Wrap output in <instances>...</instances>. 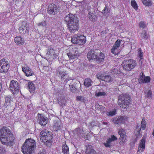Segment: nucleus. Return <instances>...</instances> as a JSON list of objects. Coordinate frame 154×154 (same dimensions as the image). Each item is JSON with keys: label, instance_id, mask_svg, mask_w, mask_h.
I'll return each mask as SVG.
<instances>
[{"label": "nucleus", "instance_id": "de8ad7c7", "mask_svg": "<svg viewBox=\"0 0 154 154\" xmlns=\"http://www.w3.org/2000/svg\"><path fill=\"white\" fill-rule=\"evenodd\" d=\"M11 101V96L8 95L5 98V102L6 103H8L10 102Z\"/></svg>", "mask_w": 154, "mask_h": 154}, {"label": "nucleus", "instance_id": "7ed1b4c3", "mask_svg": "<svg viewBox=\"0 0 154 154\" xmlns=\"http://www.w3.org/2000/svg\"><path fill=\"white\" fill-rule=\"evenodd\" d=\"M52 135L51 132L48 131L46 130H43L41 132L40 135V140L47 146H50L52 142Z\"/></svg>", "mask_w": 154, "mask_h": 154}, {"label": "nucleus", "instance_id": "9b49d317", "mask_svg": "<svg viewBox=\"0 0 154 154\" xmlns=\"http://www.w3.org/2000/svg\"><path fill=\"white\" fill-rule=\"evenodd\" d=\"M96 76L99 80H103L108 83L111 82L113 80V79L110 75H106L104 73H99L97 74Z\"/></svg>", "mask_w": 154, "mask_h": 154}, {"label": "nucleus", "instance_id": "13d9d810", "mask_svg": "<svg viewBox=\"0 0 154 154\" xmlns=\"http://www.w3.org/2000/svg\"><path fill=\"white\" fill-rule=\"evenodd\" d=\"M101 106H102L101 105H99L98 104H97L95 105V107L97 109H99Z\"/></svg>", "mask_w": 154, "mask_h": 154}, {"label": "nucleus", "instance_id": "72a5a7b5", "mask_svg": "<svg viewBox=\"0 0 154 154\" xmlns=\"http://www.w3.org/2000/svg\"><path fill=\"white\" fill-rule=\"evenodd\" d=\"M143 4L146 6H150L152 5L150 0H142Z\"/></svg>", "mask_w": 154, "mask_h": 154}, {"label": "nucleus", "instance_id": "423d86ee", "mask_svg": "<svg viewBox=\"0 0 154 154\" xmlns=\"http://www.w3.org/2000/svg\"><path fill=\"white\" fill-rule=\"evenodd\" d=\"M123 69L126 71H130L137 65L136 62L133 60H125L122 64Z\"/></svg>", "mask_w": 154, "mask_h": 154}, {"label": "nucleus", "instance_id": "09e8293b", "mask_svg": "<svg viewBox=\"0 0 154 154\" xmlns=\"http://www.w3.org/2000/svg\"><path fill=\"white\" fill-rule=\"evenodd\" d=\"M115 111L108 112H106V114L108 116H112L115 114Z\"/></svg>", "mask_w": 154, "mask_h": 154}, {"label": "nucleus", "instance_id": "680f3d73", "mask_svg": "<svg viewBox=\"0 0 154 154\" xmlns=\"http://www.w3.org/2000/svg\"><path fill=\"white\" fill-rule=\"evenodd\" d=\"M7 1L11 5L14 3V0H7Z\"/></svg>", "mask_w": 154, "mask_h": 154}, {"label": "nucleus", "instance_id": "79ce46f5", "mask_svg": "<svg viewBox=\"0 0 154 154\" xmlns=\"http://www.w3.org/2000/svg\"><path fill=\"white\" fill-rule=\"evenodd\" d=\"M78 36L73 37L71 39L72 43L78 44Z\"/></svg>", "mask_w": 154, "mask_h": 154}, {"label": "nucleus", "instance_id": "cd10ccee", "mask_svg": "<svg viewBox=\"0 0 154 154\" xmlns=\"http://www.w3.org/2000/svg\"><path fill=\"white\" fill-rule=\"evenodd\" d=\"M92 83V82L91 80L89 78H87L85 80L84 83V85L86 87H88L91 86Z\"/></svg>", "mask_w": 154, "mask_h": 154}, {"label": "nucleus", "instance_id": "bb28decb", "mask_svg": "<svg viewBox=\"0 0 154 154\" xmlns=\"http://www.w3.org/2000/svg\"><path fill=\"white\" fill-rule=\"evenodd\" d=\"M88 11L89 12L88 17L90 20H92L94 19V16L93 13L94 10L93 9H90L89 8Z\"/></svg>", "mask_w": 154, "mask_h": 154}, {"label": "nucleus", "instance_id": "c756f323", "mask_svg": "<svg viewBox=\"0 0 154 154\" xmlns=\"http://www.w3.org/2000/svg\"><path fill=\"white\" fill-rule=\"evenodd\" d=\"M66 101L64 97H62L60 99L58 100L59 103L62 106L65 105Z\"/></svg>", "mask_w": 154, "mask_h": 154}, {"label": "nucleus", "instance_id": "0e129e2a", "mask_svg": "<svg viewBox=\"0 0 154 154\" xmlns=\"http://www.w3.org/2000/svg\"><path fill=\"white\" fill-rule=\"evenodd\" d=\"M96 154H103L101 152H99L97 153H96Z\"/></svg>", "mask_w": 154, "mask_h": 154}, {"label": "nucleus", "instance_id": "c03bdc74", "mask_svg": "<svg viewBox=\"0 0 154 154\" xmlns=\"http://www.w3.org/2000/svg\"><path fill=\"white\" fill-rule=\"evenodd\" d=\"M95 96L97 97H99L101 96L106 95V93L104 92H99L95 93Z\"/></svg>", "mask_w": 154, "mask_h": 154}, {"label": "nucleus", "instance_id": "f257e3e1", "mask_svg": "<svg viewBox=\"0 0 154 154\" xmlns=\"http://www.w3.org/2000/svg\"><path fill=\"white\" fill-rule=\"evenodd\" d=\"M0 140L3 144L7 145L13 142L14 137L13 134L8 128L3 127L0 129Z\"/></svg>", "mask_w": 154, "mask_h": 154}, {"label": "nucleus", "instance_id": "b1692460", "mask_svg": "<svg viewBox=\"0 0 154 154\" xmlns=\"http://www.w3.org/2000/svg\"><path fill=\"white\" fill-rule=\"evenodd\" d=\"M62 153L63 154H69V150L68 146L64 142L62 145Z\"/></svg>", "mask_w": 154, "mask_h": 154}, {"label": "nucleus", "instance_id": "8fccbe9b", "mask_svg": "<svg viewBox=\"0 0 154 154\" xmlns=\"http://www.w3.org/2000/svg\"><path fill=\"white\" fill-rule=\"evenodd\" d=\"M5 152L6 150L5 148L0 147V154H5Z\"/></svg>", "mask_w": 154, "mask_h": 154}, {"label": "nucleus", "instance_id": "2eb2a0df", "mask_svg": "<svg viewBox=\"0 0 154 154\" xmlns=\"http://www.w3.org/2000/svg\"><path fill=\"white\" fill-rule=\"evenodd\" d=\"M37 122L38 123L42 126H45L47 123V118L46 117H45L42 114H38V118Z\"/></svg>", "mask_w": 154, "mask_h": 154}, {"label": "nucleus", "instance_id": "052dcab7", "mask_svg": "<svg viewBox=\"0 0 154 154\" xmlns=\"http://www.w3.org/2000/svg\"><path fill=\"white\" fill-rule=\"evenodd\" d=\"M43 69L45 71H48L49 69V67L48 66H43Z\"/></svg>", "mask_w": 154, "mask_h": 154}, {"label": "nucleus", "instance_id": "6e6552de", "mask_svg": "<svg viewBox=\"0 0 154 154\" xmlns=\"http://www.w3.org/2000/svg\"><path fill=\"white\" fill-rule=\"evenodd\" d=\"M20 88L19 85L17 81L12 80L10 82V89L13 94H16L18 93Z\"/></svg>", "mask_w": 154, "mask_h": 154}, {"label": "nucleus", "instance_id": "a878e982", "mask_svg": "<svg viewBox=\"0 0 154 154\" xmlns=\"http://www.w3.org/2000/svg\"><path fill=\"white\" fill-rule=\"evenodd\" d=\"M141 129L140 127L137 126L135 130L134 133L135 135L137 138H140L142 136V134L140 133Z\"/></svg>", "mask_w": 154, "mask_h": 154}, {"label": "nucleus", "instance_id": "603ef678", "mask_svg": "<svg viewBox=\"0 0 154 154\" xmlns=\"http://www.w3.org/2000/svg\"><path fill=\"white\" fill-rule=\"evenodd\" d=\"M61 68V67H59L56 71L57 74H58L60 75H62V72H63L60 69Z\"/></svg>", "mask_w": 154, "mask_h": 154}, {"label": "nucleus", "instance_id": "473e14b6", "mask_svg": "<svg viewBox=\"0 0 154 154\" xmlns=\"http://www.w3.org/2000/svg\"><path fill=\"white\" fill-rule=\"evenodd\" d=\"M61 123L60 122H57L55 123L54 127L56 129V130L61 129L62 126L61 125Z\"/></svg>", "mask_w": 154, "mask_h": 154}, {"label": "nucleus", "instance_id": "2f4dec72", "mask_svg": "<svg viewBox=\"0 0 154 154\" xmlns=\"http://www.w3.org/2000/svg\"><path fill=\"white\" fill-rule=\"evenodd\" d=\"M100 125V123L97 122H92L89 125V128H92L95 126H98L99 127Z\"/></svg>", "mask_w": 154, "mask_h": 154}, {"label": "nucleus", "instance_id": "864d4df0", "mask_svg": "<svg viewBox=\"0 0 154 154\" xmlns=\"http://www.w3.org/2000/svg\"><path fill=\"white\" fill-rule=\"evenodd\" d=\"M150 79L149 76L145 77L144 79V82L145 83L149 82Z\"/></svg>", "mask_w": 154, "mask_h": 154}, {"label": "nucleus", "instance_id": "f3484780", "mask_svg": "<svg viewBox=\"0 0 154 154\" xmlns=\"http://www.w3.org/2000/svg\"><path fill=\"white\" fill-rule=\"evenodd\" d=\"M146 139V137L143 136L140 142L138 152H141L144 151L145 148Z\"/></svg>", "mask_w": 154, "mask_h": 154}, {"label": "nucleus", "instance_id": "a18cd8bd", "mask_svg": "<svg viewBox=\"0 0 154 154\" xmlns=\"http://www.w3.org/2000/svg\"><path fill=\"white\" fill-rule=\"evenodd\" d=\"M138 55L141 59H143V52L141 49H138Z\"/></svg>", "mask_w": 154, "mask_h": 154}, {"label": "nucleus", "instance_id": "5fc2aeb1", "mask_svg": "<svg viewBox=\"0 0 154 154\" xmlns=\"http://www.w3.org/2000/svg\"><path fill=\"white\" fill-rule=\"evenodd\" d=\"M139 26L140 27L143 28L146 27V25L144 23L141 22L140 23Z\"/></svg>", "mask_w": 154, "mask_h": 154}, {"label": "nucleus", "instance_id": "0eeeda50", "mask_svg": "<svg viewBox=\"0 0 154 154\" xmlns=\"http://www.w3.org/2000/svg\"><path fill=\"white\" fill-rule=\"evenodd\" d=\"M9 65L7 59L3 58L0 60V72L5 73L9 69Z\"/></svg>", "mask_w": 154, "mask_h": 154}, {"label": "nucleus", "instance_id": "dca6fc26", "mask_svg": "<svg viewBox=\"0 0 154 154\" xmlns=\"http://www.w3.org/2000/svg\"><path fill=\"white\" fill-rule=\"evenodd\" d=\"M74 136L76 137H82L84 135V131L82 128H77L73 131Z\"/></svg>", "mask_w": 154, "mask_h": 154}, {"label": "nucleus", "instance_id": "aec40b11", "mask_svg": "<svg viewBox=\"0 0 154 154\" xmlns=\"http://www.w3.org/2000/svg\"><path fill=\"white\" fill-rule=\"evenodd\" d=\"M22 70L27 76H29L34 75V73L32 69L28 67H22Z\"/></svg>", "mask_w": 154, "mask_h": 154}, {"label": "nucleus", "instance_id": "1a4fd4ad", "mask_svg": "<svg viewBox=\"0 0 154 154\" xmlns=\"http://www.w3.org/2000/svg\"><path fill=\"white\" fill-rule=\"evenodd\" d=\"M67 55L70 59H72L78 57L79 56V53L76 48L74 47L67 53Z\"/></svg>", "mask_w": 154, "mask_h": 154}, {"label": "nucleus", "instance_id": "4c0bfd02", "mask_svg": "<svg viewBox=\"0 0 154 154\" xmlns=\"http://www.w3.org/2000/svg\"><path fill=\"white\" fill-rule=\"evenodd\" d=\"M131 4L132 7L136 10L137 9V5L136 3V2L134 0H133L131 1Z\"/></svg>", "mask_w": 154, "mask_h": 154}, {"label": "nucleus", "instance_id": "e433bc0d", "mask_svg": "<svg viewBox=\"0 0 154 154\" xmlns=\"http://www.w3.org/2000/svg\"><path fill=\"white\" fill-rule=\"evenodd\" d=\"M60 75L61 77L62 80H63L64 79H65V80L66 81H67L68 80V79H67L66 78L67 77V75L65 72H62V75Z\"/></svg>", "mask_w": 154, "mask_h": 154}, {"label": "nucleus", "instance_id": "f8f14e48", "mask_svg": "<svg viewBox=\"0 0 154 154\" xmlns=\"http://www.w3.org/2000/svg\"><path fill=\"white\" fill-rule=\"evenodd\" d=\"M124 129H120L119 131L118 134L120 135L119 138V143L121 145H123L126 142V135Z\"/></svg>", "mask_w": 154, "mask_h": 154}, {"label": "nucleus", "instance_id": "6ab92c4d", "mask_svg": "<svg viewBox=\"0 0 154 154\" xmlns=\"http://www.w3.org/2000/svg\"><path fill=\"white\" fill-rule=\"evenodd\" d=\"M120 40H117L115 42V44L113 45L112 48L111 50V52L115 55L117 54L116 51L118 48H119L120 45Z\"/></svg>", "mask_w": 154, "mask_h": 154}, {"label": "nucleus", "instance_id": "39448f33", "mask_svg": "<svg viewBox=\"0 0 154 154\" xmlns=\"http://www.w3.org/2000/svg\"><path fill=\"white\" fill-rule=\"evenodd\" d=\"M87 57L89 60H94L96 62L100 63L102 62L104 58V56L103 54L100 53L98 55L97 53L94 50L89 51L87 54Z\"/></svg>", "mask_w": 154, "mask_h": 154}, {"label": "nucleus", "instance_id": "20e7f679", "mask_svg": "<svg viewBox=\"0 0 154 154\" xmlns=\"http://www.w3.org/2000/svg\"><path fill=\"white\" fill-rule=\"evenodd\" d=\"M118 100V104L119 106L125 109L128 106L131 100V98L128 94H124L119 96Z\"/></svg>", "mask_w": 154, "mask_h": 154}, {"label": "nucleus", "instance_id": "f03ea898", "mask_svg": "<svg viewBox=\"0 0 154 154\" xmlns=\"http://www.w3.org/2000/svg\"><path fill=\"white\" fill-rule=\"evenodd\" d=\"M35 147V140L29 138L26 140L22 146V151L24 154H34Z\"/></svg>", "mask_w": 154, "mask_h": 154}, {"label": "nucleus", "instance_id": "9d476101", "mask_svg": "<svg viewBox=\"0 0 154 154\" xmlns=\"http://www.w3.org/2000/svg\"><path fill=\"white\" fill-rule=\"evenodd\" d=\"M79 24L78 20L74 21L72 23L67 24V26L68 29L70 32H75L78 30Z\"/></svg>", "mask_w": 154, "mask_h": 154}, {"label": "nucleus", "instance_id": "a211bd4d", "mask_svg": "<svg viewBox=\"0 0 154 154\" xmlns=\"http://www.w3.org/2000/svg\"><path fill=\"white\" fill-rule=\"evenodd\" d=\"M117 139V138L114 135H112L111 137L109 138L106 143H103L104 145L106 147L110 148L111 146V143Z\"/></svg>", "mask_w": 154, "mask_h": 154}, {"label": "nucleus", "instance_id": "4be33fe9", "mask_svg": "<svg viewBox=\"0 0 154 154\" xmlns=\"http://www.w3.org/2000/svg\"><path fill=\"white\" fill-rule=\"evenodd\" d=\"M15 43L19 45H22L24 43V38L19 36H17L14 38Z\"/></svg>", "mask_w": 154, "mask_h": 154}, {"label": "nucleus", "instance_id": "ea45409f", "mask_svg": "<svg viewBox=\"0 0 154 154\" xmlns=\"http://www.w3.org/2000/svg\"><path fill=\"white\" fill-rule=\"evenodd\" d=\"M146 126V122L144 119H143L141 122V128L142 129L144 130Z\"/></svg>", "mask_w": 154, "mask_h": 154}, {"label": "nucleus", "instance_id": "58836bf2", "mask_svg": "<svg viewBox=\"0 0 154 154\" xmlns=\"http://www.w3.org/2000/svg\"><path fill=\"white\" fill-rule=\"evenodd\" d=\"M112 121L114 122L116 124L119 125L121 123H122L120 121V120L119 119V118L116 117L115 119H113Z\"/></svg>", "mask_w": 154, "mask_h": 154}, {"label": "nucleus", "instance_id": "4468645a", "mask_svg": "<svg viewBox=\"0 0 154 154\" xmlns=\"http://www.w3.org/2000/svg\"><path fill=\"white\" fill-rule=\"evenodd\" d=\"M77 19V18L74 15L71 14L67 15L64 18V20L65 21L67 25L68 24L71 23L74 21H78Z\"/></svg>", "mask_w": 154, "mask_h": 154}, {"label": "nucleus", "instance_id": "c9c22d12", "mask_svg": "<svg viewBox=\"0 0 154 154\" xmlns=\"http://www.w3.org/2000/svg\"><path fill=\"white\" fill-rule=\"evenodd\" d=\"M37 25L38 26H42L44 27L47 25V23L45 20L43 21L40 23L37 24Z\"/></svg>", "mask_w": 154, "mask_h": 154}, {"label": "nucleus", "instance_id": "393cba45", "mask_svg": "<svg viewBox=\"0 0 154 154\" xmlns=\"http://www.w3.org/2000/svg\"><path fill=\"white\" fill-rule=\"evenodd\" d=\"M27 24L25 23L19 27V29L20 33H23L24 32H28L29 29L27 26Z\"/></svg>", "mask_w": 154, "mask_h": 154}, {"label": "nucleus", "instance_id": "49530a36", "mask_svg": "<svg viewBox=\"0 0 154 154\" xmlns=\"http://www.w3.org/2000/svg\"><path fill=\"white\" fill-rule=\"evenodd\" d=\"M109 10L108 8L106 6L105 7L104 9L103 10L102 12V13L103 14H104V15H106L108 13Z\"/></svg>", "mask_w": 154, "mask_h": 154}, {"label": "nucleus", "instance_id": "3c124183", "mask_svg": "<svg viewBox=\"0 0 154 154\" xmlns=\"http://www.w3.org/2000/svg\"><path fill=\"white\" fill-rule=\"evenodd\" d=\"M54 50L52 49H51L47 53V54L48 55H50V54H54Z\"/></svg>", "mask_w": 154, "mask_h": 154}, {"label": "nucleus", "instance_id": "ddd939ff", "mask_svg": "<svg viewBox=\"0 0 154 154\" xmlns=\"http://www.w3.org/2000/svg\"><path fill=\"white\" fill-rule=\"evenodd\" d=\"M58 10V8L54 4L50 5L47 9V11L48 14L53 15L56 14Z\"/></svg>", "mask_w": 154, "mask_h": 154}, {"label": "nucleus", "instance_id": "f704fd0d", "mask_svg": "<svg viewBox=\"0 0 154 154\" xmlns=\"http://www.w3.org/2000/svg\"><path fill=\"white\" fill-rule=\"evenodd\" d=\"M146 94L145 96L146 97L148 98H151L152 97V91L150 90H149L148 91H145Z\"/></svg>", "mask_w": 154, "mask_h": 154}, {"label": "nucleus", "instance_id": "69168bd1", "mask_svg": "<svg viewBox=\"0 0 154 154\" xmlns=\"http://www.w3.org/2000/svg\"><path fill=\"white\" fill-rule=\"evenodd\" d=\"M104 125H106V123H104Z\"/></svg>", "mask_w": 154, "mask_h": 154}, {"label": "nucleus", "instance_id": "5701e85b", "mask_svg": "<svg viewBox=\"0 0 154 154\" xmlns=\"http://www.w3.org/2000/svg\"><path fill=\"white\" fill-rule=\"evenodd\" d=\"M78 44L79 45L84 44L86 42V37L84 35L78 36Z\"/></svg>", "mask_w": 154, "mask_h": 154}, {"label": "nucleus", "instance_id": "e2e57ef3", "mask_svg": "<svg viewBox=\"0 0 154 154\" xmlns=\"http://www.w3.org/2000/svg\"><path fill=\"white\" fill-rule=\"evenodd\" d=\"M118 118H119V120H120V121L122 123H123V122L122 121V120H121L122 119H120V116Z\"/></svg>", "mask_w": 154, "mask_h": 154}, {"label": "nucleus", "instance_id": "6e6d98bb", "mask_svg": "<svg viewBox=\"0 0 154 154\" xmlns=\"http://www.w3.org/2000/svg\"><path fill=\"white\" fill-rule=\"evenodd\" d=\"M120 119H122V121L123 123L125 122V120H126L127 119L126 117L122 116H120Z\"/></svg>", "mask_w": 154, "mask_h": 154}, {"label": "nucleus", "instance_id": "c85d7f7f", "mask_svg": "<svg viewBox=\"0 0 154 154\" xmlns=\"http://www.w3.org/2000/svg\"><path fill=\"white\" fill-rule=\"evenodd\" d=\"M28 87L30 92H33L35 91V85L32 82H29Z\"/></svg>", "mask_w": 154, "mask_h": 154}, {"label": "nucleus", "instance_id": "37998d69", "mask_svg": "<svg viewBox=\"0 0 154 154\" xmlns=\"http://www.w3.org/2000/svg\"><path fill=\"white\" fill-rule=\"evenodd\" d=\"M144 75L142 72L140 74V77L141 80V83H144V79L145 78Z\"/></svg>", "mask_w": 154, "mask_h": 154}, {"label": "nucleus", "instance_id": "bf43d9fd", "mask_svg": "<svg viewBox=\"0 0 154 154\" xmlns=\"http://www.w3.org/2000/svg\"><path fill=\"white\" fill-rule=\"evenodd\" d=\"M99 110H100L101 112H104V111L105 110V108L102 106H101L100 109Z\"/></svg>", "mask_w": 154, "mask_h": 154}, {"label": "nucleus", "instance_id": "4d7b16f0", "mask_svg": "<svg viewBox=\"0 0 154 154\" xmlns=\"http://www.w3.org/2000/svg\"><path fill=\"white\" fill-rule=\"evenodd\" d=\"M71 90L72 92L75 93L76 92V89L74 87H72V88H71Z\"/></svg>", "mask_w": 154, "mask_h": 154}, {"label": "nucleus", "instance_id": "412c9836", "mask_svg": "<svg viewBox=\"0 0 154 154\" xmlns=\"http://www.w3.org/2000/svg\"><path fill=\"white\" fill-rule=\"evenodd\" d=\"M86 150L85 152L87 154H96V152L94 150L92 146L87 145L86 146Z\"/></svg>", "mask_w": 154, "mask_h": 154}, {"label": "nucleus", "instance_id": "338daca9", "mask_svg": "<svg viewBox=\"0 0 154 154\" xmlns=\"http://www.w3.org/2000/svg\"><path fill=\"white\" fill-rule=\"evenodd\" d=\"M25 81H27V80H25Z\"/></svg>", "mask_w": 154, "mask_h": 154}, {"label": "nucleus", "instance_id": "a19ab883", "mask_svg": "<svg viewBox=\"0 0 154 154\" xmlns=\"http://www.w3.org/2000/svg\"><path fill=\"white\" fill-rule=\"evenodd\" d=\"M76 99L77 100H79L82 102H83L85 100V98L82 96H78L76 97Z\"/></svg>", "mask_w": 154, "mask_h": 154}, {"label": "nucleus", "instance_id": "7c9ffc66", "mask_svg": "<svg viewBox=\"0 0 154 154\" xmlns=\"http://www.w3.org/2000/svg\"><path fill=\"white\" fill-rule=\"evenodd\" d=\"M149 37V35L147 33V32L145 30L143 31L141 33V37L143 39H147Z\"/></svg>", "mask_w": 154, "mask_h": 154}]
</instances>
